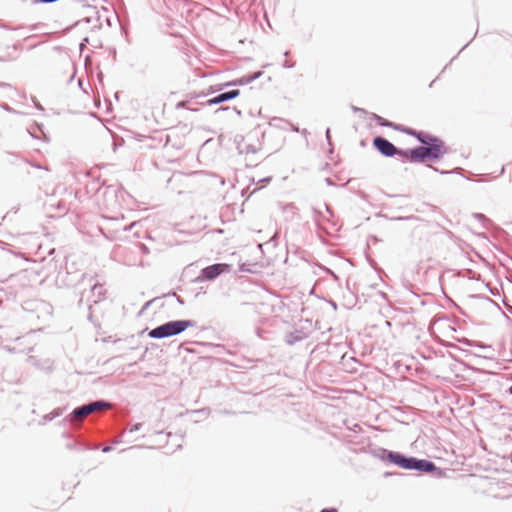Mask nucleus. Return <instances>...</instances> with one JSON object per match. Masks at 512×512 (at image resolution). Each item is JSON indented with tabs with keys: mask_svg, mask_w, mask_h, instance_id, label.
I'll use <instances>...</instances> for the list:
<instances>
[{
	"mask_svg": "<svg viewBox=\"0 0 512 512\" xmlns=\"http://www.w3.org/2000/svg\"><path fill=\"white\" fill-rule=\"evenodd\" d=\"M0 88L12 89V85H11V84H9V83L1 82V81H0Z\"/></svg>",
	"mask_w": 512,
	"mask_h": 512,
	"instance_id": "28",
	"label": "nucleus"
},
{
	"mask_svg": "<svg viewBox=\"0 0 512 512\" xmlns=\"http://www.w3.org/2000/svg\"><path fill=\"white\" fill-rule=\"evenodd\" d=\"M86 42H88V38H85V39L83 40V42L81 43V45L86 44Z\"/></svg>",
	"mask_w": 512,
	"mask_h": 512,
	"instance_id": "43",
	"label": "nucleus"
},
{
	"mask_svg": "<svg viewBox=\"0 0 512 512\" xmlns=\"http://www.w3.org/2000/svg\"><path fill=\"white\" fill-rule=\"evenodd\" d=\"M389 457L391 458L389 464L396 465L397 467L405 470L410 469L412 456L394 451Z\"/></svg>",
	"mask_w": 512,
	"mask_h": 512,
	"instance_id": "10",
	"label": "nucleus"
},
{
	"mask_svg": "<svg viewBox=\"0 0 512 512\" xmlns=\"http://www.w3.org/2000/svg\"><path fill=\"white\" fill-rule=\"evenodd\" d=\"M6 59L4 57H0V62H5Z\"/></svg>",
	"mask_w": 512,
	"mask_h": 512,
	"instance_id": "44",
	"label": "nucleus"
},
{
	"mask_svg": "<svg viewBox=\"0 0 512 512\" xmlns=\"http://www.w3.org/2000/svg\"><path fill=\"white\" fill-rule=\"evenodd\" d=\"M428 167H429V168H431V169H434L435 171H438V169H436V168H435L433 165H431V164H430V165H428Z\"/></svg>",
	"mask_w": 512,
	"mask_h": 512,
	"instance_id": "40",
	"label": "nucleus"
},
{
	"mask_svg": "<svg viewBox=\"0 0 512 512\" xmlns=\"http://www.w3.org/2000/svg\"><path fill=\"white\" fill-rule=\"evenodd\" d=\"M239 95H240V90L232 89L229 91L221 92V93L217 94L216 96L206 100L205 102H199L198 101L199 98H196L194 100V103L190 105L191 108H189V107H185V108L189 109L191 111H197L198 108H195L194 105H198V104L207 105V106L218 105V104L227 102L229 100L235 99Z\"/></svg>",
	"mask_w": 512,
	"mask_h": 512,
	"instance_id": "7",
	"label": "nucleus"
},
{
	"mask_svg": "<svg viewBox=\"0 0 512 512\" xmlns=\"http://www.w3.org/2000/svg\"><path fill=\"white\" fill-rule=\"evenodd\" d=\"M63 411H64V408H60V407L54 409L52 412L43 416L41 423L45 424L49 421H52L53 419L61 416L63 414Z\"/></svg>",
	"mask_w": 512,
	"mask_h": 512,
	"instance_id": "14",
	"label": "nucleus"
},
{
	"mask_svg": "<svg viewBox=\"0 0 512 512\" xmlns=\"http://www.w3.org/2000/svg\"><path fill=\"white\" fill-rule=\"evenodd\" d=\"M262 74H263L262 71H256V72L249 73V74L244 75L238 79H235V80L223 83V84L212 85L209 87L207 92H201L198 94L190 95L187 100L180 102L178 104V107L191 108L190 105L194 103V100L196 98H205L207 95L216 93L217 91H220L224 87L247 85V84L257 80L258 78H260L262 76Z\"/></svg>",
	"mask_w": 512,
	"mask_h": 512,
	"instance_id": "3",
	"label": "nucleus"
},
{
	"mask_svg": "<svg viewBox=\"0 0 512 512\" xmlns=\"http://www.w3.org/2000/svg\"><path fill=\"white\" fill-rule=\"evenodd\" d=\"M326 212L329 214V218L331 219L334 216L333 210L330 205L324 204Z\"/></svg>",
	"mask_w": 512,
	"mask_h": 512,
	"instance_id": "25",
	"label": "nucleus"
},
{
	"mask_svg": "<svg viewBox=\"0 0 512 512\" xmlns=\"http://www.w3.org/2000/svg\"><path fill=\"white\" fill-rule=\"evenodd\" d=\"M325 137H326V140L330 146V153H333L334 149H333V144H332V139H331V130L330 128H327L326 131H325Z\"/></svg>",
	"mask_w": 512,
	"mask_h": 512,
	"instance_id": "18",
	"label": "nucleus"
},
{
	"mask_svg": "<svg viewBox=\"0 0 512 512\" xmlns=\"http://www.w3.org/2000/svg\"><path fill=\"white\" fill-rule=\"evenodd\" d=\"M440 173H441V174H447V173H448V171L442 170V171H440Z\"/></svg>",
	"mask_w": 512,
	"mask_h": 512,
	"instance_id": "45",
	"label": "nucleus"
},
{
	"mask_svg": "<svg viewBox=\"0 0 512 512\" xmlns=\"http://www.w3.org/2000/svg\"><path fill=\"white\" fill-rule=\"evenodd\" d=\"M142 427V423H135L131 428H130V432L131 433H134V432H137L141 429Z\"/></svg>",
	"mask_w": 512,
	"mask_h": 512,
	"instance_id": "24",
	"label": "nucleus"
},
{
	"mask_svg": "<svg viewBox=\"0 0 512 512\" xmlns=\"http://www.w3.org/2000/svg\"><path fill=\"white\" fill-rule=\"evenodd\" d=\"M312 211H313V219L317 225H319L320 222H322V221L330 222V218L325 216L320 209L313 208Z\"/></svg>",
	"mask_w": 512,
	"mask_h": 512,
	"instance_id": "15",
	"label": "nucleus"
},
{
	"mask_svg": "<svg viewBox=\"0 0 512 512\" xmlns=\"http://www.w3.org/2000/svg\"><path fill=\"white\" fill-rule=\"evenodd\" d=\"M258 151V149L254 146V145H246L244 150H241L240 152H245L246 154L248 153H252V154H255L256 152Z\"/></svg>",
	"mask_w": 512,
	"mask_h": 512,
	"instance_id": "19",
	"label": "nucleus"
},
{
	"mask_svg": "<svg viewBox=\"0 0 512 512\" xmlns=\"http://www.w3.org/2000/svg\"><path fill=\"white\" fill-rule=\"evenodd\" d=\"M371 118L373 120H375V122L379 125V126H382V127H388V128H391L392 126V123L391 121L379 116L378 114H375V113H372V116Z\"/></svg>",
	"mask_w": 512,
	"mask_h": 512,
	"instance_id": "16",
	"label": "nucleus"
},
{
	"mask_svg": "<svg viewBox=\"0 0 512 512\" xmlns=\"http://www.w3.org/2000/svg\"><path fill=\"white\" fill-rule=\"evenodd\" d=\"M320 512H338V509L335 507H328V508H323L322 510H320Z\"/></svg>",
	"mask_w": 512,
	"mask_h": 512,
	"instance_id": "27",
	"label": "nucleus"
},
{
	"mask_svg": "<svg viewBox=\"0 0 512 512\" xmlns=\"http://www.w3.org/2000/svg\"><path fill=\"white\" fill-rule=\"evenodd\" d=\"M0 107H1L3 110L7 111V112H10V113H14V112H15V110H14L13 108H11L7 103H2V104L0 105Z\"/></svg>",
	"mask_w": 512,
	"mask_h": 512,
	"instance_id": "23",
	"label": "nucleus"
},
{
	"mask_svg": "<svg viewBox=\"0 0 512 512\" xmlns=\"http://www.w3.org/2000/svg\"><path fill=\"white\" fill-rule=\"evenodd\" d=\"M289 53H290L289 51H285L284 55H285V56H288V55H289Z\"/></svg>",
	"mask_w": 512,
	"mask_h": 512,
	"instance_id": "46",
	"label": "nucleus"
},
{
	"mask_svg": "<svg viewBox=\"0 0 512 512\" xmlns=\"http://www.w3.org/2000/svg\"><path fill=\"white\" fill-rule=\"evenodd\" d=\"M449 347H450V349H452V348H456V346H455L453 343H451V342H450V344H449Z\"/></svg>",
	"mask_w": 512,
	"mask_h": 512,
	"instance_id": "41",
	"label": "nucleus"
},
{
	"mask_svg": "<svg viewBox=\"0 0 512 512\" xmlns=\"http://www.w3.org/2000/svg\"><path fill=\"white\" fill-rule=\"evenodd\" d=\"M278 238V233L276 232L270 239V241H276V239Z\"/></svg>",
	"mask_w": 512,
	"mask_h": 512,
	"instance_id": "38",
	"label": "nucleus"
},
{
	"mask_svg": "<svg viewBox=\"0 0 512 512\" xmlns=\"http://www.w3.org/2000/svg\"><path fill=\"white\" fill-rule=\"evenodd\" d=\"M195 324L196 322L190 319L170 320L151 329L148 332V336L152 339H164L177 336L186 329L195 326Z\"/></svg>",
	"mask_w": 512,
	"mask_h": 512,
	"instance_id": "2",
	"label": "nucleus"
},
{
	"mask_svg": "<svg viewBox=\"0 0 512 512\" xmlns=\"http://www.w3.org/2000/svg\"><path fill=\"white\" fill-rule=\"evenodd\" d=\"M414 138H416L421 145L406 149L410 163L438 161L447 153L445 142L435 135L418 130Z\"/></svg>",
	"mask_w": 512,
	"mask_h": 512,
	"instance_id": "1",
	"label": "nucleus"
},
{
	"mask_svg": "<svg viewBox=\"0 0 512 512\" xmlns=\"http://www.w3.org/2000/svg\"><path fill=\"white\" fill-rule=\"evenodd\" d=\"M325 181H326L327 185H329V186L334 185V183H333V181L331 180V178H326V179H325Z\"/></svg>",
	"mask_w": 512,
	"mask_h": 512,
	"instance_id": "35",
	"label": "nucleus"
},
{
	"mask_svg": "<svg viewBox=\"0 0 512 512\" xmlns=\"http://www.w3.org/2000/svg\"><path fill=\"white\" fill-rule=\"evenodd\" d=\"M405 127L404 125H401V124H397V123H392V126L391 128L395 131H399L401 133H404V130H405Z\"/></svg>",
	"mask_w": 512,
	"mask_h": 512,
	"instance_id": "22",
	"label": "nucleus"
},
{
	"mask_svg": "<svg viewBox=\"0 0 512 512\" xmlns=\"http://www.w3.org/2000/svg\"><path fill=\"white\" fill-rule=\"evenodd\" d=\"M233 110L235 111V113L238 115V116H242V111L237 109L236 107L233 108Z\"/></svg>",
	"mask_w": 512,
	"mask_h": 512,
	"instance_id": "36",
	"label": "nucleus"
},
{
	"mask_svg": "<svg viewBox=\"0 0 512 512\" xmlns=\"http://www.w3.org/2000/svg\"><path fill=\"white\" fill-rule=\"evenodd\" d=\"M226 110H229V107H228V106H226V107H220V108H218L215 112H216V113H218V112H220V111H226Z\"/></svg>",
	"mask_w": 512,
	"mask_h": 512,
	"instance_id": "34",
	"label": "nucleus"
},
{
	"mask_svg": "<svg viewBox=\"0 0 512 512\" xmlns=\"http://www.w3.org/2000/svg\"><path fill=\"white\" fill-rule=\"evenodd\" d=\"M110 406V402L99 399L95 401H90L86 404H83L81 406H78L73 409L72 413L69 415V417H82L86 416L88 414H91L101 408H107Z\"/></svg>",
	"mask_w": 512,
	"mask_h": 512,
	"instance_id": "8",
	"label": "nucleus"
},
{
	"mask_svg": "<svg viewBox=\"0 0 512 512\" xmlns=\"http://www.w3.org/2000/svg\"><path fill=\"white\" fill-rule=\"evenodd\" d=\"M332 307L336 308V303L335 302H332Z\"/></svg>",
	"mask_w": 512,
	"mask_h": 512,
	"instance_id": "47",
	"label": "nucleus"
},
{
	"mask_svg": "<svg viewBox=\"0 0 512 512\" xmlns=\"http://www.w3.org/2000/svg\"><path fill=\"white\" fill-rule=\"evenodd\" d=\"M304 338H305L304 333H302L301 331L296 330V331L287 333L285 335V339L284 340H285L286 344L292 346L295 343L302 341Z\"/></svg>",
	"mask_w": 512,
	"mask_h": 512,
	"instance_id": "12",
	"label": "nucleus"
},
{
	"mask_svg": "<svg viewBox=\"0 0 512 512\" xmlns=\"http://www.w3.org/2000/svg\"><path fill=\"white\" fill-rule=\"evenodd\" d=\"M394 451L392 450H388L386 448H382V447H378L376 449L373 450V455L380 459L381 461L385 462V463H389L390 462V455L393 453Z\"/></svg>",
	"mask_w": 512,
	"mask_h": 512,
	"instance_id": "13",
	"label": "nucleus"
},
{
	"mask_svg": "<svg viewBox=\"0 0 512 512\" xmlns=\"http://www.w3.org/2000/svg\"><path fill=\"white\" fill-rule=\"evenodd\" d=\"M473 218L476 219L477 221H479L483 228H487L488 225L490 224V220L488 218H486V216L481 213L473 214Z\"/></svg>",
	"mask_w": 512,
	"mask_h": 512,
	"instance_id": "17",
	"label": "nucleus"
},
{
	"mask_svg": "<svg viewBox=\"0 0 512 512\" xmlns=\"http://www.w3.org/2000/svg\"><path fill=\"white\" fill-rule=\"evenodd\" d=\"M111 449H112V447H111V446H104V447L102 448V452L107 453V452H110V451H111Z\"/></svg>",
	"mask_w": 512,
	"mask_h": 512,
	"instance_id": "33",
	"label": "nucleus"
},
{
	"mask_svg": "<svg viewBox=\"0 0 512 512\" xmlns=\"http://www.w3.org/2000/svg\"><path fill=\"white\" fill-rule=\"evenodd\" d=\"M509 392L510 394H512V386L509 388Z\"/></svg>",
	"mask_w": 512,
	"mask_h": 512,
	"instance_id": "49",
	"label": "nucleus"
},
{
	"mask_svg": "<svg viewBox=\"0 0 512 512\" xmlns=\"http://www.w3.org/2000/svg\"><path fill=\"white\" fill-rule=\"evenodd\" d=\"M83 297H84V295L82 294L81 298H80V299H79V301H78V306H79V307H81V306H82V304H83Z\"/></svg>",
	"mask_w": 512,
	"mask_h": 512,
	"instance_id": "39",
	"label": "nucleus"
},
{
	"mask_svg": "<svg viewBox=\"0 0 512 512\" xmlns=\"http://www.w3.org/2000/svg\"><path fill=\"white\" fill-rule=\"evenodd\" d=\"M230 265L227 263H214L200 270L199 275L195 279L196 282L213 281L221 274L229 272Z\"/></svg>",
	"mask_w": 512,
	"mask_h": 512,
	"instance_id": "6",
	"label": "nucleus"
},
{
	"mask_svg": "<svg viewBox=\"0 0 512 512\" xmlns=\"http://www.w3.org/2000/svg\"><path fill=\"white\" fill-rule=\"evenodd\" d=\"M409 470L427 473L437 479L446 477L445 469L437 467L433 461L428 459H419L414 456H412Z\"/></svg>",
	"mask_w": 512,
	"mask_h": 512,
	"instance_id": "5",
	"label": "nucleus"
},
{
	"mask_svg": "<svg viewBox=\"0 0 512 512\" xmlns=\"http://www.w3.org/2000/svg\"><path fill=\"white\" fill-rule=\"evenodd\" d=\"M165 297L167 296H174L176 298V301L180 304V305H184V299L179 296V295H176L174 292H169L167 294L164 295Z\"/></svg>",
	"mask_w": 512,
	"mask_h": 512,
	"instance_id": "20",
	"label": "nucleus"
},
{
	"mask_svg": "<svg viewBox=\"0 0 512 512\" xmlns=\"http://www.w3.org/2000/svg\"><path fill=\"white\" fill-rule=\"evenodd\" d=\"M295 66V63L294 62H290V61H284L283 63V67L284 68H287V69H291Z\"/></svg>",
	"mask_w": 512,
	"mask_h": 512,
	"instance_id": "26",
	"label": "nucleus"
},
{
	"mask_svg": "<svg viewBox=\"0 0 512 512\" xmlns=\"http://www.w3.org/2000/svg\"><path fill=\"white\" fill-rule=\"evenodd\" d=\"M417 132H418V130L413 129V128L408 127V126H406V127H405V130H404V134L409 135V136H412V137H415V135L417 134Z\"/></svg>",
	"mask_w": 512,
	"mask_h": 512,
	"instance_id": "21",
	"label": "nucleus"
},
{
	"mask_svg": "<svg viewBox=\"0 0 512 512\" xmlns=\"http://www.w3.org/2000/svg\"><path fill=\"white\" fill-rule=\"evenodd\" d=\"M271 180H272V178L269 176V177H265V178L261 179L260 182L263 184H268V183H270Z\"/></svg>",
	"mask_w": 512,
	"mask_h": 512,
	"instance_id": "31",
	"label": "nucleus"
},
{
	"mask_svg": "<svg viewBox=\"0 0 512 512\" xmlns=\"http://www.w3.org/2000/svg\"><path fill=\"white\" fill-rule=\"evenodd\" d=\"M86 42H88V38H85V39L83 40V42L81 43V45L86 44Z\"/></svg>",
	"mask_w": 512,
	"mask_h": 512,
	"instance_id": "42",
	"label": "nucleus"
},
{
	"mask_svg": "<svg viewBox=\"0 0 512 512\" xmlns=\"http://www.w3.org/2000/svg\"><path fill=\"white\" fill-rule=\"evenodd\" d=\"M440 280H441V288H442L443 294L445 295L446 298H448V295L446 294L445 289H444L443 275L440 276Z\"/></svg>",
	"mask_w": 512,
	"mask_h": 512,
	"instance_id": "30",
	"label": "nucleus"
},
{
	"mask_svg": "<svg viewBox=\"0 0 512 512\" xmlns=\"http://www.w3.org/2000/svg\"><path fill=\"white\" fill-rule=\"evenodd\" d=\"M155 300H156V298H155V299H153V300H150V301L146 302V303H145V305H144V307H143V309H146V308H147V307H148V306H149L153 301H155Z\"/></svg>",
	"mask_w": 512,
	"mask_h": 512,
	"instance_id": "37",
	"label": "nucleus"
},
{
	"mask_svg": "<svg viewBox=\"0 0 512 512\" xmlns=\"http://www.w3.org/2000/svg\"><path fill=\"white\" fill-rule=\"evenodd\" d=\"M372 145L374 149L384 157L392 158L398 156L403 161L409 162L407 150L395 146L384 136H375L372 140Z\"/></svg>",
	"mask_w": 512,
	"mask_h": 512,
	"instance_id": "4",
	"label": "nucleus"
},
{
	"mask_svg": "<svg viewBox=\"0 0 512 512\" xmlns=\"http://www.w3.org/2000/svg\"><path fill=\"white\" fill-rule=\"evenodd\" d=\"M36 107L39 109H43L39 104H36Z\"/></svg>",
	"mask_w": 512,
	"mask_h": 512,
	"instance_id": "48",
	"label": "nucleus"
},
{
	"mask_svg": "<svg viewBox=\"0 0 512 512\" xmlns=\"http://www.w3.org/2000/svg\"><path fill=\"white\" fill-rule=\"evenodd\" d=\"M352 110L356 113H366V111L363 108H358L356 106H352Z\"/></svg>",
	"mask_w": 512,
	"mask_h": 512,
	"instance_id": "29",
	"label": "nucleus"
},
{
	"mask_svg": "<svg viewBox=\"0 0 512 512\" xmlns=\"http://www.w3.org/2000/svg\"><path fill=\"white\" fill-rule=\"evenodd\" d=\"M449 303H450V310H451L452 308H455V309H458V308H459V307L457 306V304H456V303H454V302H453V300H452L451 298H450V300H449Z\"/></svg>",
	"mask_w": 512,
	"mask_h": 512,
	"instance_id": "32",
	"label": "nucleus"
},
{
	"mask_svg": "<svg viewBox=\"0 0 512 512\" xmlns=\"http://www.w3.org/2000/svg\"><path fill=\"white\" fill-rule=\"evenodd\" d=\"M445 319H446L445 316L436 318L433 321V323L430 325L429 330H430L432 337L436 341H438L439 343H441L444 346H447L448 343L440 335L441 327L443 324L442 322L445 321Z\"/></svg>",
	"mask_w": 512,
	"mask_h": 512,
	"instance_id": "11",
	"label": "nucleus"
},
{
	"mask_svg": "<svg viewBox=\"0 0 512 512\" xmlns=\"http://www.w3.org/2000/svg\"><path fill=\"white\" fill-rule=\"evenodd\" d=\"M90 294H91V297H88V309H89V314H88V320L89 321H92V312H91V308H92V304H97L101 299L102 297L104 296L105 294V289L103 288V286L99 283H94L92 286H91V289H90Z\"/></svg>",
	"mask_w": 512,
	"mask_h": 512,
	"instance_id": "9",
	"label": "nucleus"
}]
</instances>
